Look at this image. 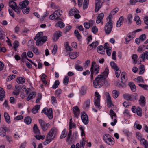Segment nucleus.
I'll use <instances>...</instances> for the list:
<instances>
[{"label":"nucleus","mask_w":148,"mask_h":148,"mask_svg":"<svg viewBox=\"0 0 148 148\" xmlns=\"http://www.w3.org/2000/svg\"><path fill=\"white\" fill-rule=\"evenodd\" d=\"M34 41L32 40H31L28 41V46L29 47L32 48L34 47Z\"/></svg>","instance_id":"nucleus-47"},{"label":"nucleus","mask_w":148,"mask_h":148,"mask_svg":"<svg viewBox=\"0 0 148 148\" xmlns=\"http://www.w3.org/2000/svg\"><path fill=\"white\" fill-rule=\"evenodd\" d=\"M74 34L78 40H79L81 38V36L80 35L77 30H75L74 31Z\"/></svg>","instance_id":"nucleus-51"},{"label":"nucleus","mask_w":148,"mask_h":148,"mask_svg":"<svg viewBox=\"0 0 148 148\" xmlns=\"http://www.w3.org/2000/svg\"><path fill=\"white\" fill-rule=\"evenodd\" d=\"M87 88L86 87H82L80 91L81 95H83L86 94Z\"/></svg>","instance_id":"nucleus-50"},{"label":"nucleus","mask_w":148,"mask_h":148,"mask_svg":"<svg viewBox=\"0 0 148 148\" xmlns=\"http://www.w3.org/2000/svg\"><path fill=\"white\" fill-rule=\"evenodd\" d=\"M36 95V93L34 92H31L29 94L28 97L27 98V100L28 101L30 99H32L33 98L35 97Z\"/></svg>","instance_id":"nucleus-28"},{"label":"nucleus","mask_w":148,"mask_h":148,"mask_svg":"<svg viewBox=\"0 0 148 148\" xmlns=\"http://www.w3.org/2000/svg\"><path fill=\"white\" fill-rule=\"evenodd\" d=\"M115 74L116 77L118 78L119 77L120 73L121 71L119 69H118L116 70H115Z\"/></svg>","instance_id":"nucleus-60"},{"label":"nucleus","mask_w":148,"mask_h":148,"mask_svg":"<svg viewBox=\"0 0 148 148\" xmlns=\"http://www.w3.org/2000/svg\"><path fill=\"white\" fill-rule=\"evenodd\" d=\"M104 14L103 13H101L99 14L96 19V23L97 24L100 23L104 17Z\"/></svg>","instance_id":"nucleus-19"},{"label":"nucleus","mask_w":148,"mask_h":148,"mask_svg":"<svg viewBox=\"0 0 148 148\" xmlns=\"http://www.w3.org/2000/svg\"><path fill=\"white\" fill-rule=\"evenodd\" d=\"M69 56L70 58L73 59L75 58L77 56L76 55V53L75 52L69 54Z\"/></svg>","instance_id":"nucleus-54"},{"label":"nucleus","mask_w":148,"mask_h":148,"mask_svg":"<svg viewBox=\"0 0 148 148\" xmlns=\"http://www.w3.org/2000/svg\"><path fill=\"white\" fill-rule=\"evenodd\" d=\"M62 10H58L56 11L50 15L49 18L51 20H60V17L62 13Z\"/></svg>","instance_id":"nucleus-4"},{"label":"nucleus","mask_w":148,"mask_h":148,"mask_svg":"<svg viewBox=\"0 0 148 148\" xmlns=\"http://www.w3.org/2000/svg\"><path fill=\"white\" fill-rule=\"evenodd\" d=\"M39 122L42 129L45 131H46L50 126V124L49 123H46L42 119H39Z\"/></svg>","instance_id":"nucleus-8"},{"label":"nucleus","mask_w":148,"mask_h":148,"mask_svg":"<svg viewBox=\"0 0 148 148\" xmlns=\"http://www.w3.org/2000/svg\"><path fill=\"white\" fill-rule=\"evenodd\" d=\"M104 0H96L95 1V11L98 12L101 7L102 1Z\"/></svg>","instance_id":"nucleus-11"},{"label":"nucleus","mask_w":148,"mask_h":148,"mask_svg":"<svg viewBox=\"0 0 148 148\" xmlns=\"http://www.w3.org/2000/svg\"><path fill=\"white\" fill-rule=\"evenodd\" d=\"M90 100L89 99H87L84 102V107L86 108H89L90 106Z\"/></svg>","instance_id":"nucleus-41"},{"label":"nucleus","mask_w":148,"mask_h":148,"mask_svg":"<svg viewBox=\"0 0 148 148\" xmlns=\"http://www.w3.org/2000/svg\"><path fill=\"white\" fill-rule=\"evenodd\" d=\"M133 38V37L131 36L129 34L125 38V44H127L128 43V42L129 41L132 40Z\"/></svg>","instance_id":"nucleus-34"},{"label":"nucleus","mask_w":148,"mask_h":148,"mask_svg":"<svg viewBox=\"0 0 148 148\" xmlns=\"http://www.w3.org/2000/svg\"><path fill=\"white\" fill-rule=\"evenodd\" d=\"M95 96L94 100V104L97 107L99 108L100 106V96L97 92H95Z\"/></svg>","instance_id":"nucleus-6"},{"label":"nucleus","mask_w":148,"mask_h":148,"mask_svg":"<svg viewBox=\"0 0 148 148\" xmlns=\"http://www.w3.org/2000/svg\"><path fill=\"white\" fill-rule=\"evenodd\" d=\"M65 47L66 49L68 51H71L73 50L72 48L69 46L67 42H66V44L65 45Z\"/></svg>","instance_id":"nucleus-48"},{"label":"nucleus","mask_w":148,"mask_h":148,"mask_svg":"<svg viewBox=\"0 0 148 148\" xmlns=\"http://www.w3.org/2000/svg\"><path fill=\"white\" fill-rule=\"evenodd\" d=\"M67 133L66 132V130H64L62 131V134L60 136L61 139H63L67 135Z\"/></svg>","instance_id":"nucleus-46"},{"label":"nucleus","mask_w":148,"mask_h":148,"mask_svg":"<svg viewBox=\"0 0 148 148\" xmlns=\"http://www.w3.org/2000/svg\"><path fill=\"white\" fill-rule=\"evenodd\" d=\"M21 57L22 61L23 62H24L25 60L27 58L26 53L25 52H23L21 55Z\"/></svg>","instance_id":"nucleus-43"},{"label":"nucleus","mask_w":148,"mask_h":148,"mask_svg":"<svg viewBox=\"0 0 148 148\" xmlns=\"http://www.w3.org/2000/svg\"><path fill=\"white\" fill-rule=\"evenodd\" d=\"M134 80L137 82H143L144 80L141 76L138 77L137 78L134 79Z\"/></svg>","instance_id":"nucleus-49"},{"label":"nucleus","mask_w":148,"mask_h":148,"mask_svg":"<svg viewBox=\"0 0 148 148\" xmlns=\"http://www.w3.org/2000/svg\"><path fill=\"white\" fill-rule=\"evenodd\" d=\"M113 26V24H107V23H106L105 27V31L106 34H110L112 28Z\"/></svg>","instance_id":"nucleus-13"},{"label":"nucleus","mask_w":148,"mask_h":148,"mask_svg":"<svg viewBox=\"0 0 148 148\" xmlns=\"http://www.w3.org/2000/svg\"><path fill=\"white\" fill-rule=\"evenodd\" d=\"M81 118L82 120L85 125H87L88 123V117L86 114L85 112H82L81 113Z\"/></svg>","instance_id":"nucleus-10"},{"label":"nucleus","mask_w":148,"mask_h":148,"mask_svg":"<svg viewBox=\"0 0 148 148\" xmlns=\"http://www.w3.org/2000/svg\"><path fill=\"white\" fill-rule=\"evenodd\" d=\"M86 141V140L83 139L80 142V148H84L85 145V142Z\"/></svg>","instance_id":"nucleus-59"},{"label":"nucleus","mask_w":148,"mask_h":148,"mask_svg":"<svg viewBox=\"0 0 148 148\" xmlns=\"http://www.w3.org/2000/svg\"><path fill=\"white\" fill-rule=\"evenodd\" d=\"M109 114L112 119L113 118V117H114L115 118L116 117V113L112 110L111 109L110 110Z\"/></svg>","instance_id":"nucleus-45"},{"label":"nucleus","mask_w":148,"mask_h":148,"mask_svg":"<svg viewBox=\"0 0 148 148\" xmlns=\"http://www.w3.org/2000/svg\"><path fill=\"white\" fill-rule=\"evenodd\" d=\"M20 91V88L19 86H16L15 89L13 92V94L16 96L18 95Z\"/></svg>","instance_id":"nucleus-24"},{"label":"nucleus","mask_w":148,"mask_h":148,"mask_svg":"<svg viewBox=\"0 0 148 148\" xmlns=\"http://www.w3.org/2000/svg\"><path fill=\"white\" fill-rule=\"evenodd\" d=\"M4 117L6 122L8 123H10V116L6 112H5L4 113Z\"/></svg>","instance_id":"nucleus-30"},{"label":"nucleus","mask_w":148,"mask_h":148,"mask_svg":"<svg viewBox=\"0 0 148 148\" xmlns=\"http://www.w3.org/2000/svg\"><path fill=\"white\" fill-rule=\"evenodd\" d=\"M109 73V69L108 67L105 68V71L101 74L98 75L93 81L94 87L99 88L104 84L105 79Z\"/></svg>","instance_id":"nucleus-1"},{"label":"nucleus","mask_w":148,"mask_h":148,"mask_svg":"<svg viewBox=\"0 0 148 148\" xmlns=\"http://www.w3.org/2000/svg\"><path fill=\"white\" fill-rule=\"evenodd\" d=\"M103 138L104 141L109 145H112L114 144V140L110 135L105 134L103 136Z\"/></svg>","instance_id":"nucleus-5"},{"label":"nucleus","mask_w":148,"mask_h":148,"mask_svg":"<svg viewBox=\"0 0 148 148\" xmlns=\"http://www.w3.org/2000/svg\"><path fill=\"white\" fill-rule=\"evenodd\" d=\"M127 19L128 21V24H131L132 20V16L131 14H129L127 17Z\"/></svg>","instance_id":"nucleus-55"},{"label":"nucleus","mask_w":148,"mask_h":148,"mask_svg":"<svg viewBox=\"0 0 148 148\" xmlns=\"http://www.w3.org/2000/svg\"><path fill=\"white\" fill-rule=\"evenodd\" d=\"M17 82L20 84L24 83L25 82V79L22 77L18 78L17 80Z\"/></svg>","instance_id":"nucleus-39"},{"label":"nucleus","mask_w":148,"mask_h":148,"mask_svg":"<svg viewBox=\"0 0 148 148\" xmlns=\"http://www.w3.org/2000/svg\"><path fill=\"white\" fill-rule=\"evenodd\" d=\"M139 69L140 71L139 72L140 74H143L145 70V66L143 65H141L140 66Z\"/></svg>","instance_id":"nucleus-40"},{"label":"nucleus","mask_w":148,"mask_h":148,"mask_svg":"<svg viewBox=\"0 0 148 148\" xmlns=\"http://www.w3.org/2000/svg\"><path fill=\"white\" fill-rule=\"evenodd\" d=\"M64 23L61 21H59L55 25V26L57 27H59L61 28H63L64 27Z\"/></svg>","instance_id":"nucleus-42"},{"label":"nucleus","mask_w":148,"mask_h":148,"mask_svg":"<svg viewBox=\"0 0 148 148\" xmlns=\"http://www.w3.org/2000/svg\"><path fill=\"white\" fill-rule=\"evenodd\" d=\"M112 97L115 98H117L119 94V92L116 90H113L112 91Z\"/></svg>","instance_id":"nucleus-35"},{"label":"nucleus","mask_w":148,"mask_h":148,"mask_svg":"<svg viewBox=\"0 0 148 148\" xmlns=\"http://www.w3.org/2000/svg\"><path fill=\"white\" fill-rule=\"evenodd\" d=\"M29 3V2L27 0H25L20 2L19 5V8L21 9L25 8L28 5Z\"/></svg>","instance_id":"nucleus-14"},{"label":"nucleus","mask_w":148,"mask_h":148,"mask_svg":"<svg viewBox=\"0 0 148 148\" xmlns=\"http://www.w3.org/2000/svg\"><path fill=\"white\" fill-rule=\"evenodd\" d=\"M145 98L143 96L140 97V99L139 100V103L140 105L142 106H144L145 104Z\"/></svg>","instance_id":"nucleus-22"},{"label":"nucleus","mask_w":148,"mask_h":148,"mask_svg":"<svg viewBox=\"0 0 148 148\" xmlns=\"http://www.w3.org/2000/svg\"><path fill=\"white\" fill-rule=\"evenodd\" d=\"M43 36L42 32H40L36 35L34 39L36 41V44L37 46H41L47 41V37Z\"/></svg>","instance_id":"nucleus-2"},{"label":"nucleus","mask_w":148,"mask_h":148,"mask_svg":"<svg viewBox=\"0 0 148 148\" xmlns=\"http://www.w3.org/2000/svg\"><path fill=\"white\" fill-rule=\"evenodd\" d=\"M33 129L34 133L36 134H40V132L38 129L36 124H34Z\"/></svg>","instance_id":"nucleus-25"},{"label":"nucleus","mask_w":148,"mask_h":148,"mask_svg":"<svg viewBox=\"0 0 148 148\" xmlns=\"http://www.w3.org/2000/svg\"><path fill=\"white\" fill-rule=\"evenodd\" d=\"M97 52L99 53L103 54L105 53L104 50L102 45L98 46L97 48Z\"/></svg>","instance_id":"nucleus-23"},{"label":"nucleus","mask_w":148,"mask_h":148,"mask_svg":"<svg viewBox=\"0 0 148 148\" xmlns=\"http://www.w3.org/2000/svg\"><path fill=\"white\" fill-rule=\"evenodd\" d=\"M119 9L116 7L113 9L110 12V14L112 15H114L118 11Z\"/></svg>","instance_id":"nucleus-61"},{"label":"nucleus","mask_w":148,"mask_h":148,"mask_svg":"<svg viewBox=\"0 0 148 148\" xmlns=\"http://www.w3.org/2000/svg\"><path fill=\"white\" fill-rule=\"evenodd\" d=\"M73 110L75 117L77 118L79 116L80 111L78 107L76 106L73 108Z\"/></svg>","instance_id":"nucleus-17"},{"label":"nucleus","mask_w":148,"mask_h":148,"mask_svg":"<svg viewBox=\"0 0 148 148\" xmlns=\"http://www.w3.org/2000/svg\"><path fill=\"white\" fill-rule=\"evenodd\" d=\"M57 132V130L56 128H52L47 134L46 141L44 142L43 144L46 145L52 140L55 138Z\"/></svg>","instance_id":"nucleus-3"},{"label":"nucleus","mask_w":148,"mask_h":148,"mask_svg":"<svg viewBox=\"0 0 148 148\" xmlns=\"http://www.w3.org/2000/svg\"><path fill=\"white\" fill-rule=\"evenodd\" d=\"M42 112L46 114L50 119L53 118L52 110L51 108L48 109L45 108L42 110Z\"/></svg>","instance_id":"nucleus-7"},{"label":"nucleus","mask_w":148,"mask_h":148,"mask_svg":"<svg viewBox=\"0 0 148 148\" xmlns=\"http://www.w3.org/2000/svg\"><path fill=\"white\" fill-rule=\"evenodd\" d=\"M60 84V82L58 80H56L53 84L52 88L53 89H55L57 88Z\"/></svg>","instance_id":"nucleus-44"},{"label":"nucleus","mask_w":148,"mask_h":148,"mask_svg":"<svg viewBox=\"0 0 148 148\" xmlns=\"http://www.w3.org/2000/svg\"><path fill=\"white\" fill-rule=\"evenodd\" d=\"M15 77V75H12L9 76L6 79L7 81H10L12 79H14Z\"/></svg>","instance_id":"nucleus-58"},{"label":"nucleus","mask_w":148,"mask_h":148,"mask_svg":"<svg viewBox=\"0 0 148 148\" xmlns=\"http://www.w3.org/2000/svg\"><path fill=\"white\" fill-rule=\"evenodd\" d=\"M32 121L31 118L29 116H27L25 119L24 121L27 124L29 125L31 123Z\"/></svg>","instance_id":"nucleus-37"},{"label":"nucleus","mask_w":148,"mask_h":148,"mask_svg":"<svg viewBox=\"0 0 148 148\" xmlns=\"http://www.w3.org/2000/svg\"><path fill=\"white\" fill-rule=\"evenodd\" d=\"M32 48L33 49L32 51L35 54L38 55L40 54L39 52L36 47H34Z\"/></svg>","instance_id":"nucleus-56"},{"label":"nucleus","mask_w":148,"mask_h":148,"mask_svg":"<svg viewBox=\"0 0 148 148\" xmlns=\"http://www.w3.org/2000/svg\"><path fill=\"white\" fill-rule=\"evenodd\" d=\"M110 64L112 68L114 70L119 68L117 65L114 62H110Z\"/></svg>","instance_id":"nucleus-38"},{"label":"nucleus","mask_w":148,"mask_h":148,"mask_svg":"<svg viewBox=\"0 0 148 148\" xmlns=\"http://www.w3.org/2000/svg\"><path fill=\"white\" fill-rule=\"evenodd\" d=\"M140 58L142 59V60L145 61V59L148 60V52L145 51L143 52L140 56Z\"/></svg>","instance_id":"nucleus-21"},{"label":"nucleus","mask_w":148,"mask_h":148,"mask_svg":"<svg viewBox=\"0 0 148 148\" xmlns=\"http://www.w3.org/2000/svg\"><path fill=\"white\" fill-rule=\"evenodd\" d=\"M112 15L110 14V15L108 16V18L109 19V20L107 23V24H113L112 21Z\"/></svg>","instance_id":"nucleus-52"},{"label":"nucleus","mask_w":148,"mask_h":148,"mask_svg":"<svg viewBox=\"0 0 148 148\" xmlns=\"http://www.w3.org/2000/svg\"><path fill=\"white\" fill-rule=\"evenodd\" d=\"M40 107V105H36L32 109V113L34 114H35L36 113L38 112V110L39 109Z\"/></svg>","instance_id":"nucleus-31"},{"label":"nucleus","mask_w":148,"mask_h":148,"mask_svg":"<svg viewBox=\"0 0 148 148\" xmlns=\"http://www.w3.org/2000/svg\"><path fill=\"white\" fill-rule=\"evenodd\" d=\"M79 11L75 8H74L69 11V14L71 16H74L76 14L79 13Z\"/></svg>","instance_id":"nucleus-20"},{"label":"nucleus","mask_w":148,"mask_h":148,"mask_svg":"<svg viewBox=\"0 0 148 148\" xmlns=\"http://www.w3.org/2000/svg\"><path fill=\"white\" fill-rule=\"evenodd\" d=\"M9 131V130L5 126H1L0 127V136L4 137L6 135V132Z\"/></svg>","instance_id":"nucleus-12"},{"label":"nucleus","mask_w":148,"mask_h":148,"mask_svg":"<svg viewBox=\"0 0 148 148\" xmlns=\"http://www.w3.org/2000/svg\"><path fill=\"white\" fill-rule=\"evenodd\" d=\"M69 80V77L67 76H66L63 80V83L65 85H67Z\"/></svg>","instance_id":"nucleus-62"},{"label":"nucleus","mask_w":148,"mask_h":148,"mask_svg":"<svg viewBox=\"0 0 148 148\" xmlns=\"http://www.w3.org/2000/svg\"><path fill=\"white\" fill-rule=\"evenodd\" d=\"M62 32L59 31L56 32L54 34L53 39L54 41H57L59 39V37L61 36Z\"/></svg>","instance_id":"nucleus-18"},{"label":"nucleus","mask_w":148,"mask_h":148,"mask_svg":"<svg viewBox=\"0 0 148 148\" xmlns=\"http://www.w3.org/2000/svg\"><path fill=\"white\" fill-rule=\"evenodd\" d=\"M5 92L3 89L1 87H0V97H5Z\"/></svg>","instance_id":"nucleus-57"},{"label":"nucleus","mask_w":148,"mask_h":148,"mask_svg":"<svg viewBox=\"0 0 148 148\" xmlns=\"http://www.w3.org/2000/svg\"><path fill=\"white\" fill-rule=\"evenodd\" d=\"M75 69L77 70L81 71L83 70V68L82 67L79 65L78 64H76L75 66Z\"/></svg>","instance_id":"nucleus-64"},{"label":"nucleus","mask_w":148,"mask_h":148,"mask_svg":"<svg viewBox=\"0 0 148 148\" xmlns=\"http://www.w3.org/2000/svg\"><path fill=\"white\" fill-rule=\"evenodd\" d=\"M123 18V16L120 17L119 19L117 22L116 26L117 27H119L122 24V21Z\"/></svg>","instance_id":"nucleus-29"},{"label":"nucleus","mask_w":148,"mask_h":148,"mask_svg":"<svg viewBox=\"0 0 148 148\" xmlns=\"http://www.w3.org/2000/svg\"><path fill=\"white\" fill-rule=\"evenodd\" d=\"M140 141L141 144H143L145 147H148V142L144 138L141 139Z\"/></svg>","instance_id":"nucleus-33"},{"label":"nucleus","mask_w":148,"mask_h":148,"mask_svg":"<svg viewBox=\"0 0 148 148\" xmlns=\"http://www.w3.org/2000/svg\"><path fill=\"white\" fill-rule=\"evenodd\" d=\"M123 98L127 100H131L132 98V95L128 93H125L123 95Z\"/></svg>","instance_id":"nucleus-27"},{"label":"nucleus","mask_w":148,"mask_h":148,"mask_svg":"<svg viewBox=\"0 0 148 148\" xmlns=\"http://www.w3.org/2000/svg\"><path fill=\"white\" fill-rule=\"evenodd\" d=\"M99 65L96 64L95 66L94 67L90 68V72H92L93 73H94L95 75L97 74L99 71Z\"/></svg>","instance_id":"nucleus-15"},{"label":"nucleus","mask_w":148,"mask_h":148,"mask_svg":"<svg viewBox=\"0 0 148 148\" xmlns=\"http://www.w3.org/2000/svg\"><path fill=\"white\" fill-rule=\"evenodd\" d=\"M128 84L130 86L131 90L133 92H135L136 90V86L134 83L130 82Z\"/></svg>","instance_id":"nucleus-32"},{"label":"nucleus","mask_w":148,"mask_h":148,"mask_svg":"<svg viewBox=\"0 0 148 148\" xmlns=\"http://www.w3.org/2000/svg\"><path fill=\"white\" fill-rule=\"evenodd\" d=\"M132 110L133 113H136L139 116H141L142 114L141 109L139 107H136L134 106L132 108Z\"/></svg>","instance_id":"nucleus-9"},{"label":"nucleus","mask_w":148,"mask_h":148,"mask_svg":"<svg viewBox=\"0 0 148 148\" xmlns=\"http://www.w3.org/2000/svg\"><path fill=\"white\" fill-rule=\"evenodd\" d=\"M136 126L137 129L140 130L142 128V126L141 125L139 124L138 122H136L134 125V127Z\"/></svg>","instance_id":"nucleus-63"},{"label":"nucleus","mask_w":148,"mask_h":148,"mask_svg":"<svg viewBox=\"0 0 148 148\" xmlns=\"http://www.w3.org/2000/svg\"><path fill=\"white\" fill-rule=\"evenodd\" d=\"M126 73L125 72H123L121 74V81L123 84H125L127 82V77Z\"/></svg>","instance_id":"nucleus-16"},{"label":"nucleus","mask_w":148,"mask_h":148,"mask_svg":"<svg viewBox=\"0 0 148 148\" xmlns=\"http://www.w3.org/2000/svg\"><path fill=\"white\" fill-rule=\"evenodd\" d=\"M138 56L136 54H133L132 56V59L133 60V63L136 64L137 62Z\"/></svg>","instance_id":"nucleus-53"},{"label":"nucleus","mask_w":148,"mask_h":148,"mask_svg":"<svg viewBox=\"0 0 148 148\" xmlns=\"http://www.w3.org/2000/svg\"><path fill=\"white\" fill-rule=\"evenodd\" d=\"M134 21H136V24L138 25H141V22L139 17L137 16H136L134 18Z\"/></svg>","instance_id":"nucleus-36"},{"label":"nucleus","mask_w":148,"mask_h":148,"mask_svg":"<svg viewBox=\"0 0 148 148\" xmlns=\"http://www.w3.org/2000/svg\"><path fill=\"white\" fill-rule=\"evenodd\" d=\"M9 6L12 9L14 8L15 7H17V5L16 2L14 1L11 0L9 2Z\"/></svg>","instance_id":"nucleus-26"}]
</instances>
